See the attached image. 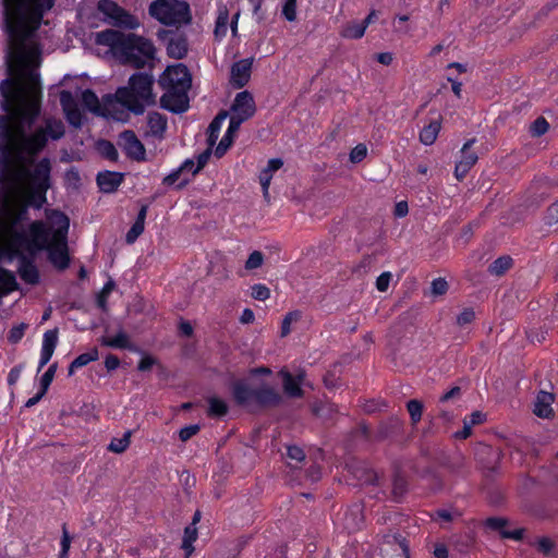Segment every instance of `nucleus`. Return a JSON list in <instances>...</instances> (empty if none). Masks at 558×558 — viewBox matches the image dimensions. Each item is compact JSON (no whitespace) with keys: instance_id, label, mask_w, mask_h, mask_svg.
Returning <instances> with one entry per match:
<instances>
[{"instance_id":"obj_1","label":"nucleus","mask_w":558,"mask_h":558,"mask_svg":"<svg viewBox=\"0 0 558 558\" xmlns=\"http://www.w3.org/2000/svg\"><path fill=\"white\" fill-rule=\"evenodd\" d=\"M56 0H2L3 32L9 46L5 63L11 70L13 61L25 56V41L31 39L47 12L54 7Z\"/></svg>"},{"instance_id":"obj_2","label":"nucleus","mask_w":558,"mask_h":558,"mask_svg":"<svg viewBox=\"0 0 558 558\" xmlns=\"http://www.w3.org/2000/svg\"><path fill=\"white\" fill-rule=\"evenodd\" d=\"M95 43L98 46L109 47L114 53L121 56L123 64H130L137 70L146 65L144 58L155 59L156 48L153 41L134 33L124 34L107 28L95 34Z\"/></svg>"},{"instance_id":"obj_3","label":"nucleus","mask_w":558,"mask_h":558,"mask_svg":"<svg viewBox=\"0 0 558 558\" xmlns=\"http://www.w3.org/2000/svg\"><path fill=\"white\" fill-rule=\"evenodd\" d=\"M192 74L184 63L168 65L159 75L158 85L167 92L160 97V107L171 113L182 114L190 108L189 90Z\"/></svg>"},{"instance_id":"obj_4","label":"nucleus","mask_w":558,"mask_h":558,"mask_svg":"<svg viewBox=\"0 0 558 558\" xmlns=\"http://www.w3.org/2000/svg\"><path fill=\"white\" fill-rule=\"evenodd\" d=\"M28 235L19 233L16 242L27 251V254L21 252L10 253L8 259L12 260L14 256L19 258L20 265L17 272L21 279L31 286H36L40 281L39 270L35 264L37 254L47 247L46 225L41 220H35L28 226Z\"/></svg>"},{"instance_id":"obj_5","label":"nucleus","mask_w":558,"mask_h":558,"mask_svg":"<svg viewBox=\"0 0 558 558\" xmlns=\"http://www.w3.org/2000/svg\"><path fill=\"white\" fill-rule=\"evenodd\" d=\"M155 78L153 74L146 72H135L129 78L128 86H121L116 95L106 94L102 100L111 104L114 99L126 110L141 116L145 111V105L154 106L156 95L153 92Z\"/></svg>"},{"instance_id":"obj_6","label":"nucleus","mask_w":558,"mask_h":558,"mask_svg":"<svg viewBox=\"0 0 558 558\" xmlns=\"http://www.w3.org/2000/svg\"><path fill=\"white\" fill-rule=\"evenodd\" d=\"M234 403L240 408H247L251 412L256 409L277 408L283 402L282 396L271 386L251 388L245 379H236L229 386Z\"/></svg>"},{"instance_id":"obj_7","label":"nucleus","mask_w":558,"mask_h":558,"mask_svg":"<svg viewBox=\"0 0 558 558\" xmlns=\"http://www.w3.org/2000/svg\"><path fill=\"white\" fill-rule=\"evenodd\" d=\"M149 15L166 26L192 23L190 4L181 0H155L148 8Z\"/></svg>"},{"instance_id":"obj_8","label":"nucleus","mask_w":558,"mask_h":558,"mask_svg":"<svg viewBox=\"0 0 558 558\" xmlns=\"http://www.w3.org/2000/svg\"><path fill=\"white\" fill-rule=\"evenodd\" d=\"M51 161L48 157L41 158L33 170L26 172L29 178L28 205L40 209L47 202V191L52 186Z\"/></svg>"},{"instance_id":"obj_9","label":"nucleus","mask_w":558,"mask_h":558,"mask_svg":"<svg viewBox=\"0 0 558 558\" xmlns=\"http://www.w3.org/2000/svg\"><path fill=\"white\" fill-rule=\"evenodd\" d=\"M97 10L105 15V21L114 27L135 29L138 20L113 0H99Z\"/></svg>"},{"instance_id":"obj_10","label":"nucleus","mask_w":558,"mask_h":558,"mask_svg":"<svg viewBox=\"0 0 558 558\" xmlns=\"http://www.w3.org/2000/svg\"><path fill=\"white\" fill-rule=\"evenodd\" d=\"M502 451L490 445L478 444L475 448V461L487 478L499 472Z\"/></svg>"},{"instance_id":"obj_11","label":"nucleus","mask_w":558,"mask_h":558,"mask_svg":"<svg viewBox=\"0 0 558 558\" xmlns=\"http://www.w3.org/2000/svg\"><path fill=\"white\" fill-rule=\"evenodd\" d=\"M47 144V134L44 128L37 129L32 134L23 133L19 145L17 158L23 160L24 155L35 158L46 148Z\"/></svg>"},{"instance_id":"obj_12","label":"nucleus","mask_w":558,"mask_h":558,"mask_svg":"<svg viewBox=\"0 0 558 558\" xmlns=\"http://www.w3.org/2000/svg\"><path fill=\"white\" fill-rule=\"evenodd\" d=\"M232 119L244 123L256 113V104L251 92L243 90L235 95V98L230 107Z\"/></svg>"},{"instance_id":"obj_13","label":"nucleus","mask_w":558,"mask_h":558,"mask_svg":"<svg viewBox=\"0 0 558 558\" xmlns=\"http://www.w3.org/2000/svg\"><path fill=\"white\" fill-rule=\"evenodd\" d=\"M119 138V145L129 159L138 162L146 160L145 145L138 140L133 130H124L120 133Z\"/></svg>"},{"instance_id":"obj_14","label":"nucleus","mask_w":558,"mask_h":558,"mask_svg":"<svg viewBox=\"0 0 558 558\" xmlns=\"http://www.w3.org/2000/svg\"><path fill=\"white\" fill-rule=\"evenodd\" d=\"M47 232V247L44 251L48 252V259L59 270H64L70 266V256L68 252V240L65 245L63 242H54L50 240L51 230L46 227Z\"/></svg>"},{"instance_id":"obj_15","label":"nucleus","mask_w":558,"mask_h":558,"mask_svg":"<svg viewBox=\"0 0 558 558\" xmlns=\"http://www.w3.org/2000/svg\"><path fill=\"white\" fill-rule=\"evenodd\" d=\"M47 219L50 222L52 228L50 240L54 242H63L65 245V240H68V233L70 229V218L63 211L59 209H51L47 211Z\"/></svg>"},{"instance_id":"obj_16","label":"nucleus","mask_w":558,"mask_h":558,"mask_svg":"<svg viewBox=\"0 0 558 558\" xmlns=\"http://www.w3.org/2000/svg\"><path fill=\"white\" fill-rule=\"evenodd\" d=\"M10 124L8 116H0V183L4 181V169L12 159V149L9 145Z\"/></svg>"},{"instance_id":"obj_17","label":"nucleus","mask_w":558,"mask_h":558,"mask_svg":"<svg viewBox=\"0 0 558 558\" xmlns=\"http://www.w3.org/2000/svg\"><path fill=\"white\" fill-rule=\"evenodd\" d=\"M60 104L68 123L75 129H80L83 124V113L70 90L60 92Z\"/></svg>"},{"instance_id":"obj_18","label":"nucleus","mask_w":558,"mask_h":558,"mask_svg":"<svg viewBox=\"0 0 558 558\" xmlns=\"http://www.w3.org/2000/svg\"><path fill=\"white\" fill-rule=\"evenodd\" d=\"M253 58L241 59L234 62L230 69V84L236 88H243L251 78Z\"/></svg>"},{"instance_id":"obj_19","label":"nucleus","mask_w":558,"mask_h":558,"mask_svg":"<svg viewBox=\"0 0 558 558\" xmlns=\"http://www.w3.org/2000/svg\"><path fill=\"white\" fill-rule=\"evenodd\" d=\"M437 463L452 474L465 476L470 473L466 459L460 451H456L451 454H441L437 459Z\"/></svg>"},{"instance_id":"obj_20","label":"nucleus","mask_w":558,"mask_h":558,"mask_svg":"<svg viewBox=\"0 0 558 558\" xmlns=\"http://www.w3.org/2000/svg\"><path fill=\"white\" fill-rule=\"evenodd\" d=\"M125 173L118 171L104 170L97 173L96 183L101 193L112 194L118 191L124 181Z\"/></svg>"},{"instance_id":"obj_21","label":"nucleus","mask_w":558,"mask_h":558,"mask_svg":"<svg viewBox=\"0 0 558 558\" xmlns=\"http://www.w3.org/2000/svg\"><path fill=\"white\" fill-rule=\"evenodd\" d=\"M403 421L398 416H390L385 421H381L377 427L375 439L377 441H384L386 439H392L402 434Z\"/></svg>"},{"instance_id":"obj_22","label":"nucleus","mask_w":558,"mask_h":558,"mask_svg":"<svg viewBox=\"0 0 558 558\" xmlns=\"http://www.w3.org/2000/svg\"><path fill=\"white\" fill-rule=\"evenodd\" d=\"M554 400V393L541 390L536 396L533 413L541 418H550L554 416L551 408Z\"/></svg>"},{"instance_id":"obj_23","label":"nucleus","mask_w":558,"mask_h":558,"mask_svg":"<svg viewBox=\"0 0 558 558\" xmlns=\"http://www.w3.org/2000/svg\"><path fill=\"white\" fill-rule=\"evenodd\" d=\"M241 124V122L230 118L228 130L215 149V156L217 158L223 157L228 149L232 146L235 134L240 130Z\"/></svg>"},{"instance_id":"obj_24","label":"nucleus","mask_w":558,"mask_h":558,"mask_svg":"<svg viewBox=\"0 0 558 558\" xmlns=\"http://www.w3.org/2000/svg\"><path fill=\"white\" fill-rule=\"evenodd\" d=\"M166 51L167 56L171 59H184L189 52V40L186 35L181 34L175 38H170L167 43Z\"/></svg>"},{"instance_id":"obj_25","label":"nucleus","mask_w":558,"mask_h":558,"mask_svg":"<svg viewBox=\"0 0 558 558\" xmlns=\"http://www.w3.org/2000/svg\"><path fill=\"white\" fill-rule=\"evenodd\" d=\"M435 113L436 117L433 118L430 122L420 132V142L426 146L433 145L435 143L441 128L442 117L437 111H435Z\"/></svg>"},{"instance_id":"obj_26","label":"nucleus","mask_w":558,"mask_h":558,"mask_svg":"<svg viewBox=\"0 0 558 558\" xmlns=\"http://www.w3.org/2000/svg\"><path fill=\"white\" fill-rule=\"evenodd\" d=\"M279 375L282 378L284 393L290 398H302L304 390L301 388L300 383L294 376L287 369H281Z\"/></svg>"},{"instance_id":"obj_27","label":"nucleus","mask_w":558,"mask_h":558,"mask_svg":"<svg viewBox=\"0 0 558 558\" xmlns=\"http://www.w3.org/2000/svg\"><path fill=\"white\" fill-rule=\"evenodd\" d=\"M82 102L84 107L95 116L108 117V111L100 106L98 96L93 89L86 88L82 92Z\"/></svg>"},{"instance_id":"obj_28","label":"nucleus","mask_w":558,"mask_h":558,"mask_svg":"<svg viewBox=\"0 0 558 558\" xmlns=\"http://www.w3.org/2000/svg\"><path fill=\"white\" fill-rule=\"evenodd\" d=\"M312 413L313 415L324 420V421H330L333 418L336 414H338L339 409L338 405L330 401H315L312 407Z\"/></svg>"},{"instance_id":"obj_29","label":"nucleus","mask_w":558,"mask_h":558,"mask_svg":"<svg viewBox=\"0 0 558 558\" xmlns=\"http://www.w3.org/2000/svg\"><path fill=\"white\" fill-rule=\"evenodd\" d=\"M20 289L15 274L12 270L0 267V298Z\"/></svg>"},{"instance_id":"obj_30","label":"nucleus","mask_w":558,"mask_h":558,"mask_svg":"<svg viewBox=\"0 0 558 558\" xmlns=\"http://www.w3.org/2000/svg\"><path fill=\"white\" fill-rule=\"evenodd\" d=\"M100 343L104 347L113 349L135 350L134 344L130 341V337L123 330H120L113 338L101 337Z\"/></svg>"},{"instance_id":"obj_31","label":"nucleus","mask_w":558,"mask_h":558,"mask_svg":"<svg viewBox=\"0 0 558 558\" xmlns=\"http://www.w3.org/2000/svg\"><path fill=\"white\" fill-rule=\"evenodd\" d=\"M229 112L226 110H220L217 116L211 120L207 128V144L213 147L219 136V131L222 122L228 117Z\"/></svg>"},{"instance_id":"obj_32","label":"nucleus","mask_w":558,"mask_h":558,"mask_svg":"<svg viewBox=\"0 0 558 558\" xmlns=\"http://www.w3.org/2000/svg\"><path fill=\"white\" fill-rule=\"evenodd\" d=\"M147 124L155 136L161 137L167 130V117L157 111H151L148 113Z\"/></svg>"},{"instance_id":"obj_33","label":"nucleus","mask_w":558,"mask_h":558,"mask_svg":"<svg viewBox=\"0 0 558 558\" xmlns=\"http://www.w3.org/2000/svg\"><path fill=\"white\" fill-rule=\"evenodd\" d=\"M513 266V259L510 255H502L496 258L487 268V271L497 277L504 276Z\"/></svg>"},{"instance_id":"obj_34","label":"nucleus","mask_w":558,"mask_h":558,"mask_svg":"<svg viewBox=\"0 0 558 558\" xmlns=\"http://www.w3.org/2000/svg\"><path fill=\"white\" fill-rule=\"evenodd\" d=\"M197 527L190 523L184 529L181 548L184 550V558H190L194 551L193 543L197 539Z\"/></svg>"},{"instance_id":"obj_35","label":"nucleus","mask_w":558,"mask_h":558,"mask_svg":"<svg viewBox=\"0 0 558 558\" xmlns=\"http://www.w3.org/2000/svg\"><path fill=\"white\" fill-rule=\"evenodd\" d=\"M550 328L551 326L546 323L538 324V326L530 325L525 330V335L530 342L542 343L546 339Z\"/></svg>"},{"instance_id":"obj_36","label":"nucleus","mask_w":558,"mask_h":558,"mask_svg":"<svg viewBox=\"0 0 558 558\" xmlns=\"http://www.w3.org/2000/svg\"><path fill=\"white\" fill-rule=\"evenodd\" d=\"M96 148L102 158L112 162H117L119 160V153L113 143L109 140H98L96 142Z\"/></svg>"},{"instance_id":"obj_37","label":"nucleus","mask_w":558,"mask_h":558,"mask_svg":"<svg viewBox=\"0 0 558 558\" xmlns=\"http://www.w3.org/2000/svg\"><path fill=\"white\" fill-rule=\"evenodd\" d=\"M208 404L207 415L209 417H222L229 412L227 402L218 397H209Z\"/></svg>"},{"instance_id":"obj_38","label":"nucleus","mask_w":558,"mask_h":558,"mask_svg":"<svg viewBox=\"0 0 558 558\" xmlns=\"http://www.w3.org/2000/svg\"><path fill=\"white\" fill-rule=\"evenodd\" d=\"M229 21V11L226 7L220 8L215 24L214 35L217 40L222 39L227 35Z\"/></svg>"},{"instance_id":"obj_39","label":"nucleus","mask_w":558,"mask_h":558,"mask_svg":"<svg viewBox=\"0 0 558 558\" xmlns=\"http://www.w3.org/2000/svg\"><path fill=\"white\" fill-rule=\"evenodd\" d=\"M46 134L47 141L51 138L52 141H58L64 136L65 128L61 120L57 119H48L46 121Z\"/></svg>"},{"instance_id":"obj_40","label":"nucleus","mask_w":558,"mask_h":558,"mask_svg":"<svg viewBox=\"0 0 558 558\" xmlns=\"http://www.w3.org/2000/svg\"><path fill=\"white\" fill-rule=\"evenodd\" d=\"M451 542L454 549L461 554H465L474 545L475 538L471 533H464L452 536Z\"/></svg>"},{"instance_id":"obj_41","label":"nucleus","mask_w":558,"mask_h":558,"mask_svg":"<svg viewBox=\"0 0 558 558\" xmlns=\"http://www.w3.org/2000/svg\"><path fill=\"white\" fill-rule=\"evenodd\" d=\"M408 493V481L400 473L396 472L392 481V495L396 501H400L401 498Z\"/></svg>"},{"instance_id":"obj_42","label":"nucleus","mask_w":558,"mask_h":558,"mask_svg":"<svg viewBox=\"0 0 558 558\" xmlns=\"http://www.w3.org/2000/svg\"><path fill=\"white\" fill-rule=\"evenodd\" d=\"M509 520L504 517H489L484 522L485 529L497 532L500 536L502 532H507L506 529L509 525Z\"/></svg>"},{"instance_id":"obj_43","label":"nucleus","mask_w":558,"mask_h":558,"mask_svg":"<svg viewBox=\"0 0 558 558\" xmlns=\"http://www.w3.org/2000/svg\"><path fill=\"white\" fill-rule=\"evenodd\" d=\"M530 546L535 547L536 550L545 556L550 555L555 548V543L547 536L538 537L535 539H529L526 542Z\"/></svg>"},{"instance_id":"obj_44","label":"nucleus","mask_w":558,"mask_h":558,"mask_svg":"<svg viewBox=\"0 0 558 558\" xmlns=\"http://www.w3.org/2000/svg\"><path fill=\"white\" fill-rule=\"evenodd\" d=\"M116 283L112 279H109L101 291L96 295V304L102 312H108V295L114 289Z\"/></svg>"},{"instance_id":"obj_45","label":"nucleus","mask_w":558,"mask_h":558,"mask_svg":"<svg viewBox=\"0 0 558 558\" xmlns=\"http://www.w3.org/2000/svg\"><path fill=\"white\" fill-rule=\"evenodd\" d=\"M476 143V138H470L468 140L464 145L462 146L460 153H461V159L460 161L468 162L470 167H473L477 160L478 156L475 151L471 150V147Z\"/></svg>"},{"instance_id":"obj_46","label":"nucleus","mask_w":558,"mask_h":558,"mask_svg":"<svg viewBox=\"0 0 558 558\" xmlns=\"http://www.w3.org/2000/svg\"><path fill=\"white\" fill-rule=\"evenodd\" d=\"M182 174L181 170L179 168L172 170L168 175H166L162 179V184L166 186H172L174 185L175 190H183L189 183L190 179L184 178L182 181H180L178 184L175 182L180 179V175Z\"/></svg>"},{"instance_id":"obj_47","label":"nucleus","mask_w":558,"mask_h":558,"mask_svg":"<svg viewBox=\"0 0 558 558\" xmlns=\"http://www.w3.org/2000/svg\"><path fill=\"white\" fill-rule=\"evenodd\" d=\"M366 27L362 22L348 24L341 31V36L349 39H359L362 38L365 34Z\"/></svg>"},{"instance_id":"obj_48","label":"nucleus","mask_w":558,"mask_h":558,"mask_svg":"<svg viewBox=\"0 0 558 558\" xmlns=\"http://www.w3.org/2000/svg\"><path fill=\"white\" fill-rule=\"evenodd\" d=\"M424 405L422 401L417 399H411L407 402V410L410 414V418L413 425L418 423L422 418Z\"/></svg>"},{"instance_id":"obj_49","label":"nucleus","mask_w":558,"mask_h":558,"mask_svg":"<svg viewBox=\"0 0 558 558\" xmlns=\"http://www.w3.org/2000/svg\"><path fill=\"white\" fill-rule=\"evenodd\" d=\"M378 254H384V251H375L372 254L364 255L360 263L353 268V272H367L376 263Z\"/></svg>"},{"instance_id":"obj_50","label":"nucleus","mask_w":558,"mask_h":558,"mask_svg":"<svg viewBox=\"0 0 558 558\" xmlns=\"http://www.w3.org/2000/svg\"><path fill=\"white\" fill-rule=\"evenodd\" d=\"M131 432L128 430L121 438H112L108 446V450L114 453L124 452L130 446Z\"/></svg>"},{"instance_id":"obj_51","label":"nucleus","mask_w":558,"mask_h":558,"mask_svg":"<svg viewBox=\"0 0 558 558\" xmlns=\"http://www.w3.org/2000/svg\"><path fill=\"white\" fill-rule=\"evenodd\" d=\"M99 359L98 349L95 347L86 353H82L73 360V367H84L90 362H95Z\"/></svg>"},{"instance_id":"obj_52","label":"nucleus","mask_w":558,"mask_h":558,"mask_svg":"<svg viewBox=\"0 0 558 558\" xmlns=\"http://www.w3.org/2000/svg\"><path fill=\"white\" fill-rule=\"evenodd\" d=\"M302 316V313L300 311H292V312H289L284 318L282 319V323H281V328H280V336L283 338V337H287L290 332H291V324L293 322H298Z\"/></svg>"},{"instance_id":"obj_53","label":"nucleus","mask_w":558,"mask_h":558,"mask_svg":"<svg viewBox=\"0 0 558 558\" xmlns=\"http://www.w3.org/2000/svg\"><path fill=\"white\" fill-rule=\"evenodd\" d=\"M58 368V363H52L47 371L43 374L39 380V390L47 393Z\"/></svg>"},{"instance_id":"obj_54","label":"nucleus","mask_w":558,"mask_h":558,"mask_svg":"<svg viewBox=\"0 0 558 558\" xmlns=\"http://www.w3.org/2000/svg\"><path fill=\"white\" fill-rule=\"evenodd\" d=\"M549 129V123L544 117L536 118L530 125V134L533 137H541Z\"/></svg>"},{"instance_id":"obj_55","label":"nucleus","mask_w":558,"mask_h":558,"mask_svg":"<svg viewBox=\"0 0 558 558\" xmlns=\"http://www.w3.org/2000/svg\"><path fill=\"white\" fill-rule=\"evenodd\" d=\"M145 223L143 221L135 220L129 231L125 234V242L128 244H133L138 236L144 232Z\"/></svg>"},{"instance_id":"obj_56","label":"nucleus","mask_w":558,"mask_h":558,"mask_svg":"<svg viewBox=\"0 0 558 558\" xmlns=\"http://www.w3.org/2000/svg\"><path fill=\"white\" fill-rule=\"evenodd\" d=\"M58 333H59L58 328H53V329L47 330L44 333L43 347L41 348L54 352V349H56V347L58 344Z\"/></svg>"},{"instance_id":"obj_57","label":"nucleus","mask_w":558,"mask_h":558,"mask_svg":"<svg viewBox=\"0 0 558 558\" xmlns=\"http://www.w3.org/2000/svg\"><path fill=\"white\" fill-rule=\"evenodd\" d=\"M72 536L70 535L66 523L62 524V536H61V549L59 553V558H68L69 557V550L71 547Z\"/></svg>"},{"instance_id":"obj_58","label":"nucleus","mask_w":558,"mask_h":558,"mask_svg":"<svg viewBox=\"0 0 558 558\" xmlns=\"http://www.w3.org/2000/svg\"><path fill=\"white\" fill-rule=\"evenodd\" d=\"M155 365H157L160 371H163V366L159 363L157 357L146 354L140 360L137 371L147 372Z\"/></svg>"},{"instance_id":"obj_59","label":"nucleus","mask_w":558,"mask_h":558,"mask_svg":"<svg viewBox=\"0 0 558 558\" xmlns=\"http://www.w3.org/2000/svg\"><path fill=\"white\" fill-rule=\"evenodd\" d=\"M264 263V254L260 251H253L245 262V269L252 270L260 267Z\"/></svg>"},{"instance_id":"obj_60","label":"nucleus","mask_w":558,"mask_h":558,"mask_svg":"<svg viewBox=\"0 0 558 558\" xmlns=\"http://www.w3.org/2000/svg\"><path fill=\"white\" fill-rule=\"evenodd\" d=\"M27 328L25 323H21L17 326H13L8 333V341L11 344H15L21 341L24 336V331Z\"/></svg>"},{"instance_id":"obj_61","label":"nucleus","mask_w":558,"mask_h":558,"mask_svg":"<svg viewBox=\"0 0 558 558\" xmlns=\"http://www.w3.org/2000/svg\"><path fill=\"white\" fill-rule=\"evenodd\" d=\"M281 12L287 21L294 22L296 20V0H284Z\"/></svg>"},{"instance_id":"obj_62","label":"nucleus","mask_w":558,"mask_h":558,"mask_svg":"<svg viewBox=\"0 0 558 558\" xmlns=\"http://www.w3.org/2000/svg\"><path fill=\"white\" fill-rule=\"evenodd\" d=\"M251 289H252V292H251L252 298L257 301H265V300L269 299V296H270V290L265 284L256 283V284L252 286Z\"/></svg>"},{"instance_id":"obj_63","label":"nucleus","mask_w":558,"mask_h":558,"mask_svg":"<svg viewBox=\"0 0 558 558\" xmlns=\"http://www.w3.org/2000/svg\"><path fill=\"white\" fill-rule=\"evenodd\" d=\"M447 291H448V282L446 281L445 278L439 277L432 281L430 292L433 295L440 296V295L446 294Z\"/></svg>"},{"instance_id":"obj_64","label":"nucleus","mask_w":558,"mask_h":558,"mask_svg":"<svg viewBox=\"0 0 558 558\" xmlns=\"http://www.w3.org/2000/svg\"><path fill=\"white\" fill-rule=\"evenodd\" d=\"M544 221L547 226L558 222V199L547 208Z\"/></svg>"}]
</instances>
